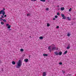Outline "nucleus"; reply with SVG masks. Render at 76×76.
Instances as JSON below:
<instances>
[{
	"mask_svg": "<svg viewBox=\"0 0 76 76\" xmlns=\"http://www.w3.org/2000/svg\"><path fill=\"white\" fill-rule=\"evenodd\" d=\"M22 62L21 61V60H19L18 61L17 64L16 66V68H17V69H19V68H20V67L21 66H22Z\"/></svg>",
	"mask_w": 76,
	"mask_h": 76,
	"instance_id": "f257e3e1",
	"label": "nucleus"
},
{
	"mask_svg": "<svg viewBox=\"0 0 76 76\" xmlns=\"http://www.w3.org/2000/svg\"><path fill=\"white\" fill-rule=\"evenodd\" d=\"M52 50H55L56 48V47L54 45H52L51 46Z\"/></svg>",
	"mask_w": 76,
	"mask_h": 76,
	"instance_id": "f03ea898",
	"label": "nucleus"
},
{
	"mask_svg": "<svg viewBox=\"0 0 76 76\" xmlns=\"http://www.w3.org/2000/svg\"><path fill=\"white\" fill-rule=\"evenodd\" d=\"M61 16L63 18V19H66V17L65 16H64V15L63 14H61Z\"/></svg>",
	"mask_w": 76,
	"mask_h": 76,
	"instance_id": "7ed1b4c3",
	"label": "nucleus"
},
{
	"mask_svg": "<svg viewBox=\"0 0 76 76\" xmlns=\"http://www.w3.org/2000/svg\"><path fill=\"white\" fill-rule=\"evenodd\" d=\"M51 46H49L48 47V49L49 50V51H50V52H51Z\"/></svg>",
	"mask_w": 76,
	"mask_h": 76,
	"instance_id": "20e7f679",
	"label": "nucleus"
},
{
	"mask_svg": "<svg viewBox=\"0 0 76 76\" xmlns=\"http://www.w3.org/2000/svg\"><path fill=\"white\" fill-rule=\"evenodd\" d=\"M28 61H29V60H28V59H24V61H25V62H26V63H27V62H28Z\"/></svg>",
	"mask_w": 76,
	"mask_h": 76,
	"instance_id": "39448f33",
	"label": "nucleus"
},
{
	"mask_svg": "<svg viewBox=\"0 0 76 76\" xmlns=\"http://www.w3.org/2000/svg\"><path fill=\"white\" fill-rule=\"evenodd\" d=\"M55 54L56 55V56H57V55H58V52H57L56 51L54 52Z\"/></svg>",
	"mask_w": 76,
	"mask_h": 76,
	"instance_id": "423d86ee",
	"label": "nucleus"
},
{
	"mask_svg": "<svg viewBox=\"0 0 76 76\" xmlns=\"http://www.w3.org/2000/svg\"><path fill=\"white\" fill-rule=\"evenodd\" d=\"M62 54V52H59L58 53V55H59V56H61Z\"/></svg>",
	"mask_w": 76,
	"mask_h": 76,
	"instance_id": "0eeeda50",
	"label": "nucleus"
},
{
	"mask_svg": "<svg viewBox=\"0 0 76 76\" xmlns=\"http://www.w3.org/2000/svg\"><path fill=\"white\" fill-rule=\"evenodd\" d=\"M46 76V72H43V76Z\"/></svg>",
	"mask_w": 76,
	"mask_h": 76,
	"instance_id": "6e6552de",
	"label": "nucleus"
},
{
	"mask_svg": "<svg viewBox=\"0 0 76 76\" xmlns=\"http://www.w3.org/2000/svg\"><path fill=\"white\" fill-rule=\"evenodd\" d=\"M61 10H62V11H63V10H64V7H61Z\"/></svg>",
	"mask_w": 76,
	"mask_h": 76,
	"instance_id": "1a4fd4ad",
	"label": "nucleus"
},
{
	"mask_svg": "<svg viewBox=\"0 0 76 76\" xmlns=\"http://www.w3.org/2000/svg\"><path fill=\"white\" fill-rule=\"evenodd\" d=\"M66 48L67 49H69L70 48V44H69L68 46H67Z\"/></svg>",
	"mask_w": 76,
	"mask_h": 76,
	"instance_id": "9d476101",
	"label": "nucleus"
},
{
	"mask_svg": "<svg viewBox=\"0 0 76 76\" xmlns=\"http://www.w3.org/2000/svg\"><path fill=\"white\" fill-rule=\"evenodd\" d=\"M43 56H46V57H47L48 56V54H43Z\"/></svg>",
	"mask_w": 76,
	"mask_h": 76,
	"instance_id": "9b49d317",
	"label": "nucleus"
},
{
	"mask_svg": "<svg viewBox=\"0 0 76 76\" xmlns=\"http://www.w3.org/2000/svg\"><path fill=\"white\" fill-rule=\"evenodd\" d=\"M12 64H13V65H15V64H16V62H15L14 61H12Z\"/></svg>",
	"mask_w": 76,
	"mask_h": 76,
	"instance_id": "f8f14e48",
	"label": "nucleus"
},
{
	"mask_svg": "<svg viewBox=\"0 0 76 76\" xmlns=\"http://www.w3.org/2000/svg\"><path fill=\"white\" fill-rule=\"evenodd\" d=\"M4 12V11L3 10H1L0 11V15H1V14H2Z\"/></svg>",
	"mask_w": 76,
	"mask_h": 76,
	"instance_id": "ddd939ff",
	"label": "nucleus"
},
{
	"mask_svg": "<svg viewBox=\"0 0 76 76\" xmlns=\"http://www.w3.org/2000/svg\"><path fill=\"white\" fill-rule=\"evenodd\" d=\"M2 16H4V15L5 14V12L4 11V12H2Z\"/></svg>",
	"mask_w": 76,
	"mask_h": 76,
	"instance_id": "4468645a",
	"label": "nucleus"
},
{
	"mask_svg": "<svg viewBox=\"0 0 76 76\" xmlns=\"http://www.w3.org/2000/svg\"><path fill=\"white\" fill-rule=\"evenodd\" d=\"M67 19H68V20H71V19L70 18V17H67Z\"/></svg>",
	"mask_w": 76,
	"mask_h": 76,
	"instance_id": "2eb2a0df",
	"label": "nucleus"
},
{
	"mask_svg": "<svg viewBox=\"0 0 76 76\" xmlns=\"http://www.w3.org/2000/svg\"><path fill=\"white\" fill-rule=\"evenodd\" d=\"M67 36L68 37H70V33L68 32V33Z\"/></svg>",
	"mask_w": 76,
	"mask_h": 76,
	"instance_id": "dca6fc26",
	"label": "nucleus"
},
{
	"mask_svg": "<svg viewBox=\"0 0 76 76\" xmlns=\"http://www.w3.org/2000/svg\"><path fill=\"white\" fill-rule=\"evenodd\" d=\"M67 53V50L64 53V54H66Z\"/></svg>",
	"mask_w": 76,
	"mask_h": 76,
	"instance_id": "f3484780",
	"label": "nucleus"
},
{
	"mask_svg": "<svg viewBox=\"0 0 76 76\" xmlns=\"http://www.w3.org/2000/svg\"><path fill=\"white\" fill-rule=\"evenodd\" d=\"M39 39H43V37H39Z\"/></svg>",
	"mask_w": 76,
	"mask_h": 76,
	"instance_id": "a211bd4d",
	"label": "nucleus"
},
{
	"mask_svg": "<svg viewBox=\"0 0 76 76\" xmlns=\"http://www.w3.org/2000/svg\"><path fill=\"white\" fill-rule=\"evenodd\" d=\"M10 28H11V26H10V25L9 26L7 27V28H8V29H10Z\"/></svg>",
	"mask_w": 76,
	"mask_h": 76,
	"instance_id": "6ab92c4d",
	"label": "nucleus"
},
{
	"mask_svg": "<svg viewBox=\"0 0 76 76\" xmlns=\"http://www.w3.org/2000/svg\"><path fill=\"white\" fill-rule=\"evenodd\" d=\"M23 49H21L20 50V51H21V52H23Z\"/></svg>",
	"mask_w": 76,
	"mask_h": 76,
	"instance_id": "aec40b11",
	"label": "nucleus"
},
{
	"mask_svg": "<svg viewBox=\"0 0 76 76\" xmlns=\"http://www.w3.org/2000/svg\"><path fill=\"white\" fill-rule=\"evenodd\" d=\"M40 1L43 2H45V0H40Z\"/></svg>",
	"mask_w": 76,
	"mask_h": 76,
	"instance_id": "412c9836",
	"label": "nucleus"
},
{
	"mask_svg": "<svg viewBox=\"0 0 76 76\" xmlns=\"http://www.w3.org/2000/svg\"><path fill=\"white\" fill-rule=\"evenodd\" d=\"M3 21H4V22H6V20L5 19H3Z\"/></svg>",
	"mask_w": 76,
	"mask_h": 76,
	"instance_id": "4be33fe9",
	"label": "nucleus"
},
{
	"mask_svg": "<svg viewBox=\"0 0 76 76\" xmlns=\"http://www.w3.org/2000/svg\"><path fill=\"white\" fill-rule=\"evenodd\" d=\"M50 24L48 23H47V26H48H48H50Z\"/></svg>",
	"mask_w": 76,
	"mask_h": 76,
	"instance_id": "5701e85b",
	"label": "nucleus"
},
{
	"mask_svg": "<svg viewBox=\"0 0 76 76\" xmlns=\"http://www.w3.org/2000/svg\"><path fill=\"white\" fill-rule=\"evenodd\" d=\"M1 25H4V22H1Z\"/></svg>",
	"mask_w": 76,
	"mask_h": 76,
	"instance_id": "b1692460",
	"label": "nucleus"
},
{
	"mask_svg": "<svg viewBox=\"0 0 76 76\" xmlns=\"http://www.w3.org/2000/svg\"><path fill=\"white\" fill-rule=\"evenodd\" d=\"M72 10V8H70L69 9V12H71V11Z\"/></svg>",
	"mask_w": 76,
	"mask_h": 76,
	"instance_id": "393cba45",
	"label": "nucleus"
},
{
	"mask_svg": "<svg viewBox=\"0 0 76 76\" xmlns=\"http://www.w3.org/2000/svg\"><path fill=\"white\" fill-rule=\"evenodd\" d=\"M3 20V19H2L1 18H0V21H2Z\"/></svg>",
	"mask_w": 76,
	"mask_h": 76,
	"instance_id": "a878e982",
	"label": "nucleus"
},
{
	"mask_svg": "<svg viewBox=\"0 0 76 76\" xmlns=\"http://www.w3.org/2000/svg\"><path fill=\"white\" fill-rule=\"evenodd\" d=\"M7 26H9V24H6Z\"/></svg>",
	"mask_w": 76,
	"mask_h": 76,
	"instance_id": "bb28decb",
	"label": "nucleus"
},
{
	"mask_svg": "<svg viewBox=\"0 0 76 76\" xmlns=\"http://www.w3.org/2000/svg\"><path fill=\"white\" fill-rule=\"evenodd\" d=\"M31 1H37V0H31Z\"/></svg>",
	"mask_w": 76,
	"mask_h": 76,
	"instance_id": "cd10ccee",
	"label": "nucleus"
},
{
	"mask_svg": "<svg viewBox=\"0 0 76 76\" xmlns=\"http://www.w3.org/2000/svg\"><path fill=\"white\" fill-rule=\"evenodd\" d=\"M57 15H58V16H59V15H60V13H59V12H58L57 13Z\"/></svg>",
	"mask_w": 76,
	"mask_h": 76,
	"instance_id": "c85d7f7f",
	"label": "nucleus"
},
{
	"mask_svg": "<svg viewBox=\"0 0 76 76\" xmlns=\"http://www.w3.org/2000/svg\"><path fill=\"white\" fill-rule=\"evenodd\" d=\"M59 64L60 65H62V63L61 62H60L59 63Z\"/></svg>",
	"mask_w": 76,
	"mask_h": 76,
	"instance_id": "c756f323",
	"label": "nucleus"
},
{
	"mask_svg": "<svg viewBox=\"0 0 76 76\" xmlns=\"http://www.w3.org/2000/svg\"><path fill=\"white\" fill-rule=\"evenodd\" d=\"M55 18H58V16H57V15H56L55 16Z\"/></svg>",
	"mask_w": 76,
	"mask_h": 76,
	"instance_id": "7c9ffc66",
	"label": "nucleus"
},
{
	"mask_svg": "<svg viewBox=\"0 0 76 76\" xmlns=\"http://www.w3.org/2000/svg\"><path fill=\"white\" fill-rule=\"evenodd\" d=\"M1 18H4V16L2 15H1Z\"/></svg>",
	"mask_w": 76,
	"mask_h": 76,
	"instance_id": "2f4dec72",
	"label": "nucleus"
},
{
	"mask_svg": "<svg viewBox=\"0 0 76 76\" xmlns=\"http://www.w3.org/2000/svg\"><path fill=\"white\" fill-rule=\"evenodd\" d=\"M46 10H49V9L48 8H47Z\"/></svg>",
	"mask_w": 76,
	"mask_h": 76,
	"instance_id": "473e14b6",
	"label": "nucleus"
},
{
	"mask_svg": "<svg viewBox=\"0 0 76 76\" xmlns=\"http://www.w3.org/2000/svg\"><path fill=\"white\" fill-rule=\"evenodd\" d=\"M56 28H57V29H58V28H59V26H57L56 27Z\"/></svg>",
	"mask_w": 76,
	"mask_h": 76,
	"instance_id": "72a5a7b5",
	"label": "nucleus"
},
{
	"mask_svg": "<svg viewBox=\"0 0 76 76\" xmlns=\"http://www.w3.org/2000/svg\"><path fill=\"white\" fill-rule=\"evenodd\" d=\"M62 72H63V73H65V72L64 71H62Z\"/></svg>",
	"mask_w": 76,
	"mask_h": 76,
	"instance_id": "f704fd0d",
	"label": "nucleus"
},
{
	"mask_svg": "<svg viewBox=\"0 0 76 76\" xmlns=\"http://www.w3.org/2000/svg\"><path fill=\"white\" fill-rule=\"evenodd\" d=\"M1 71H2V72L4 71V70L3 69H1Z\"/></svg>",
	"mask_w": 76,
	"mask_h": 76,
	"instance_id": "c9c22d12",
	"label": "nucleus"
},
{
	"mask_svg": "<svg viewBox=\"0 0 76 76\" xmlns=\"http://www.w3.org/2000/svg\"><path fill=\"white\" fill-rule=\"evenodd\" d=\"M27 16H29V15H30V14H28L27 15Z\"/></svg>",
	"mask_w": 76,
	"mask_h": 76,
	"instance_id": "e433bc0d",
	"label": "nucleus"
},
{
	"mask_svg": "<svg viewBox=\"0 0 76 76\" xmlns=\"http://www.w3.org/2000/svg\"><path fill=\"white\" fill-rule=\"evenodd\" d=\"M3 10V11H4V10H5V9H4V8H3V10Z\"/></svg>",
	"mask_w": 76,
	"mask_h": 76,
	"instance_id": "4c0bfd02",
	"label": "nucleus"
},
{
	"mask_svg": "<svg viewBox=\"0 0 76 76\" xmlns=\"http://www.w3.org/2000/svg\"><path fill=\"white\" fill-rule=\"evenodd\" d=\"M6 16H7V15H4V17H6Z\"/></svg>",
	"mask_w": 76,
	"mask_h": 76,
	"instance_id": "58836bf2",
	"label": "nucleus"
},
{
	"mask_svg": "<svg viewBox=\"0 0 76 76\" xmlns=\"http://www.w3.org/2000/svg\"><path fill=\"white\" fill-rule=\"evenodd\" d=\"M8 30H9V31H11V29H8Z\"/></svg>",
	"mask_w": 76,
	"mask_h": 76,
	"instance_id": "ea45409f",
	"label": "nucleus"
},
{
	"mask_svg": "<svg viewBox=\"0 0 76 76\" xmlns=\"http://www.w3.org/2000/svg\"><path fill=\"white\" fill-rule=\"evenodd\" d=\"M58 50V48H57V49H56V50Z\"/></svg>",
	"mask_w": 76,
	"mask_h": 76,
	"instance_id": "a19ab883",
	"label": "nucleus"
},
{
	"mask_svg": "<svg viewBox=\"0 0 76 76\" xmlns=\"http://www.w3.org/2000/svg\"><path fill=\"white\" fill-rule=\"evenodd\" d=\"M69 76H72V75H71V74H69Z\"/></svg>",
	"mask_w": 76,
	"mask_h": 76,
	"instance_id": "79ce46f5",
	"label": "nucleus"
},
{
	"mask_svg": "<svg viewBox=\"0 0 76 76\" xmlns=\"http://www.w3.org/2000/svg\"><path fill=\"white\" fill-rule=\"evenodd\" d=\"M53 20H56V18H53Z\"/></svg>",
	"mask_w": 76,
	"mask_h": 76,
	"instance_id": "37998d69",
	"label": "nucleus"
},
{
	"mask_svg": "<svg viewBox=\"0 0 76 76\" xmlns=\"http://www.w3.org/2000/svg\"><path fill=\"white\" fill-rule=\"evenodd\" d=\"M29 37H30V38H31V36H30Z\"/></svg>",
	"mask_w": 76,
	"mask_h": 76,
	"instance_id": "c03bdc74",
	"label": "nucleus"
},
{
	"mask_svg": "<svg viewBox=\"0 0 76 76\" xmlns=\"http://www.w3.org/2000/svg\"><path fill=\"white\" fill-rule=\"evenodd\" d=\"M8 42H10V41Z\"/></svg>",
	"mask_w": 76,
	"mask_h": 76,
	"instance_id": "a18cd8bd",
	"label": "nucleus"
},
{
	"mask_svg": "<svg viewBox=\"0 0 76 76\" xmlns=\"http://www.w3.org/2000/svg\"><path fill=\"white\" fill-rule=\"evenodd\" d=\"M58 10H60V9H58Z\"/></svg>",
	"mask_w": 76,
	"mask_h": 76,
	"instance_id": "49530a36",
	"label": "nucleus"
},
{
	"mask_svg": "<svg viewBox=\"0 0 76 76\" xmlns=\"http://www.w3.org/2000/svg\"><path fill=\"white\" fill-rule=\"evenodd\" d=\"M29 57H30V56H29Z\"/></svg>",
	"mask_w": 76,
	"mask_h": 76,
	"instance_id": "de8ad7c7",
	"label": "nucleus"
},
{
	"mask_svg": "<svg viewBox=\"0 0 76 76\" xmlns=\"http://www.w3.org/2000/svg\"><path fill=\"white\" fill-rule=\"evenodd\" d=\"M75 76H76V74L75 75Z\"/></svg>",
	"mask_w": 76,
	"mask_h": 76,
	"instance_id": "09e8293b",
	"label": "nucleus"
}]
</instances>
